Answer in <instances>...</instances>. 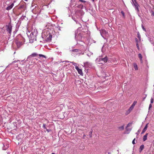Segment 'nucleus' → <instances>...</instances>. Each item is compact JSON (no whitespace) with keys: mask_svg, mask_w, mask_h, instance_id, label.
Instances as JSON below:
<instances>
[{"mask_svg":"<svg viewBox=\"0 0 154 154\" xmlns=\"http://www.w3.org/2000/svg\"><path fill=\"white\" fill-rule=\"evenodd\" d=\"M16 41L24 42L25 41V39L21 35L19 34L16 37Z\"/></svg>","mask_w":154,"mask_h":154,"instance_id":"obj_1","label":"nucleus"},{"mask_svg":"<svg viewBox=\"0 0 154 154\" xmlns=\"http://www.w3.org/2000/svg\"><path fill=\"white\" fill-rule=\"evenodd\" d=\"M27 34L28 37L30 39H34L35 37V34L32 32L30 33V32H29L27 33Z\"/></svg>","mask_w":154,"mask_h":154,"instance_id":"obj_2","label":"nucleus"},{"mask_svg":"<svg viewBox=\"0 0 154 154\" xmlns=\"http://www.w3.org/2000/svg\"><path fill=\"white\" fill-rule=\"evenodd\" d=\"M6 30L10 34H11L12 30V26L11 24H9L8 25H7L6 26Z\"/></svg>","mask_w":154,"mask_h":154,"instance_id":"obj_3","label":"nucleus"},{"mask_svg":"<svg viewBox=\"0 0 154 154\" xmlns=\"http://www.w3.org/2000/svg\"><path fill=\"white\" fill-rule=\"evenodd\" d=\"M75 38L78 40L80 41L82 38V35L80 33H79L78 35L75 33Z\"/></svg>","mask_w":154,"mask_h":154,"instance_id":"obj_4","label":"nucleus"},{"mask_svg":"<svg viewBox=\"0 0 154 154\" xmlns=\"http://www.w3.org/2000/svg\"><path fill=\"white\" fill-rule=\"evenodd\" d=\"M75 69L78 71V72L79 74L80 75H83L82 71L81 69H79L78 66H76Z\"/></svg>","mask_w":154,"mask_h":154,"instance_id":"obj_5","label":"nucleus"},{"mask_svg":"<svg viewBox=\"0 0 154 154\" xmlns=\"http://www.w3.org/2000/svg\"><path fill=\"white\" fill-rule=\"evenodd\" d=\"M108 60V58L107 56H106L104 57L101 58L102 62H103V64L106 63L107 62Z\"/></svg>","mask_w":154,"mask_h":154,"instance_id":"obj_6","label":"nucleus"},{"mask_svg":"<svg viewBox=\"0 0 154 154\" xmlns=\"http://www.w3.org/2000/svg\"><path fill=\"white\" fill-rule=\"evenodd\" d=\"M16 43L18 48H20L23 44V42L15 41Z\"/></svg>","mask_w":154,"mask_h":154,"instance_id":"obj_7","label":"nucleus"},{"mask_svg":"<svg viewBox=\"0 0 154 154\" xmlns=\"http://www.w3.org/2000/svg\"><path fill=\"white\" fill-rule=\"evenodd\" d=\"M100 33L101 36L104 38V35L106 34V31L104 29H101L100 31Z\"/></svg>","mask_w":154,"mask_h":154,"instance_id":"obj_8","label":"nucleus"},{"mask_svg":"<svg viewBox=\"0 0 154 154\" xmlns=\"http://www.w3.org/2000/svg\"><path fill=\"white\" fill-rule=\"evenodd\" d=\"M96 62L99 63L103 64V62H102L101 58L100 57L97 58L96 60Z\"/></svg>","mask_w":154,"mask_h":154,"instance_id":"obj_9","label":"nucleus"},{"mask_svg":"<svg viewBox=\"0 0 154 154\" xmlns=\"http://www.w3.org/2000/svg\"><path fill=\"white\" fill-rule=\"evenodd\" d=\"M84 66L86 67H90L91 66V65L89 62H86L84 63Z\"/></svg>","mask_w":154,"mask_h":154,"instance_id":"obj_10","label":"nucleus"},{"mask_svg":"<svg viewBox=\"0 0 154 154\" xmlns=\"http://www.w3.org/2000/svg\"><path fill=\"white\" fill-rule=\"evenodd\" d=\"M14 5V3H12L11 5H10L9 6H8L7 8H6V10H9L10 9H11L13 7V6Z\"/></svg>","mask_w":154,"mask_h":154,"instance_id":"obj_11","label":"nucleus"},{"mask_svg":"<svg viewBox=\"0 0 154 154\" xmlns=\"http://www.w3.org/2000/svg\"><path fill=\"white\" fill-rule=\"evenodd\" d=\"M148 135V133H146L143 136V141H145V140H147Z\"/></svg>","mask_w":154,"mask_h":154,"instance_id":"obj_12","label":"nucleus"},{"mask_svg":"<svg viewBox=\"0 0 154 154\" xmlns=\"http://www.w3.org/2000/svg\"><path fill=\"white\" fill-rule=\"evenodd\" d=\"M144 147V146L143 145H141L140 147V151L141 152L143 149Z\"/></svg>","mask_w":154,"mask_h":154,"instance_id":"obj_13","label":"nucleus"},{"mask_svg":"<svg viewBox=\"0 0 154 154\" xmlns=\"http://www.w3.org/2000/svg\"><path fill=\"white\" fill-rule=\"evenodd\" d=\"M138 57L140 58V60L141 62H142V55L140 54H138Z\"/></svg>","mask_w":154,"mask_h":154,"instance_id":"obj_14","label":"nucleus"},{"mask_svg":"<svg viewBox=\"0 0 154 154\" xmlns=\"http://www.w3.org/2000/svg\"><path fill=\"white\" fill-rule=\"evenodd\" d=\"M134 66L135 69L136 70H137L138 69L136 63H134Z\"/></svg>","mask_w":154,"mask_h":154,"instance_id":"obj_15","label":"nucleus"},{"mask_svg":"<svg viewBox=\"0 0 154 154\" xmlns=\"http://www.w3.org/2000/svg\"><path fill=\"white\" fill-rule=\"evenodd\" d=\"M139 6V5H136L135 6H134V7H135V10L137 11V12H138L139 11V8H138V7Z\"/></svg>","mask_w":154,"mask_h":154,"instance_id":"obj_16","label":"nucleus"},{"mask_svg":"<svg viewBox=\"0 0 154 154\" xmlns=\"http://www.w3.org/2000/svg\"><path fill=\"white\" fill-rule=\"evenodd\" d=\"M31 55L32 56V57H35V56H37L38 54L36 53H34L32 54H31Z\"/></svg>","mask_w":154,"mask_h":154,"instance_id":"obj_17","label":"nucleus"},{"mask_svg":"<svg viewBox=\"0 0 154 154\" xmlns=\"http://www.w3.org/2000/svg\"><path fill=\"white\" fill-rule=\"evenodd\" d=\"M118 128L120 129V130H124V125L122 126H121V127H119Z\"/></svg>","mask_w":154,"mask_h":154,"instance_id":"obj_18","label":"nucleus"},{"mask_svg":"<svg viewBox=\"0 0 154 154\" xmlns=\"http://www.w3.org/2000/svg\"><path fill=\"white\" fill-rule=\"evenodd\" d=\"M38 56L39 57H44L45 58H46V57L45 56V55H43L42 54H39L38 55Z\"/></svg>","mask_w":154,"mask_h":154,"instance_id":"obj_19","label":"nucleus"},{"mask_svg":"<svg viewBox=\"0 0 154 154\" xmlns=\"http://www.w3.org/2000/svg\"><path fill=\"white\" fill-rule=\"evenodd\" d=\"M135 2L133 4H132L133 5H134V6H135L136 5H138V4L137 3V2H136V0H134Z\"/></svg>","mask_w":154,"mask_h":154,"instance_id":"obj_20","label":"nucleus"},{"mask_svg":"<svg viewBox=\"0 0 154 154\" xmlns=\"http://www.w3.org/2000/svg\"><path fill=\"white\" fill-rule=\"evenodd\" d=\"M150 13L151 14V16H153L154 17V12L153 11L151 10L150 11Z\"/></svg>","mask_w":154,"mask_h":154,"instance_id":"obj_21","label":"nucleus"},{"mask_svg":"<svg viewBox=\"0 0 154 154\" xmlns=\"http://www.w3.org/2000/svg\"><path fill=\"white\" fill-rule=\"evenodd\" d=\"M132 123H128L127 125V127H126V129H127V130H128V129H127V128L128 127H129V126H130L131 125H132Z\"/></svg>","mask_w":154,"mask_h":154,"instance_id":"obj_22","label":"nucleus"},{"mask_svg":"<svg viewBox=\"0 0 154 154\" xmlns=\"http://www.w3.org/2000/svg\"><path fill=\"white\" fill-rule=\"evenodd\" d=\"M32 57V56L31 55L28 56L27 58V60H31V59Z\"/></svg>","mask_w":154,"mask_h":154,"instance_id":"obj_23","label":"nucleus"},{"mask_svg":"<svg viewBox=\"0 0 154 154\" xmlns=\"http://www.w3.org/2000/svg\"><path fill=\"white\" fill-rule=\"evenodd\" d=\"M92 130H91V131L89 132V136H90V137H92Z\"/></svg>","mask_w":154,"mask_h":154,"instance_id":"obj_24","label":"nucleus"},{"mask_svg":"<svg viewBox=\"0 0 154 154\" xmlns=\"http://www.w3.org/2000/svg\"><path fill=\"white\" fill-rule=\"evenodd\" d=\"M26 17L25 16H22L20 18V19L21 20H23V19H25V18Z\"/></svg>","mask_w":154,"mask_h":154,"instance_id":"obj_25","label":"nucleus"},{"mask_svg":"<svg viewBox=\"0 0 154 154\" xmlns=\"http://www.w3.org/2000/svg\"><path fill=\"white\" fill-rule=\"evenodd\" d=\"M147 129H146V128H144L142 131V132L141 133V134H143V133H144L145 131H146V130Z\"/></svg>","mask_w":154,"mask_h":154,"instance_id":"obj_26","label":"nucleus"},{"mask_svg":"<svg viewBox=\"0 0 154 154\" xmlns=\"http://www.w3.org/2000/svg\"><path fill=\"white\" fill-rule=\"evenodd\" d=\"M71 62V63H72V64L75 66V67H76V66H77V63H74L73 62Z\"/></svg>","mask_w":154,"mask_h":154,"instance_id":"obj_27","label":"nucleus"},{"mask_svg":"<svg viewBox=\"0 0 154 154\" xmlns=\"http://www.w3.org/2000/svg\"><path fill=\"white\" fill-rule=\"evenodd\" d=\"M136 103H137V101H134V103L132 105V106L134 107V106H135V105H136Z\"/></svg>","mask_w":154,"mask_h":154,"instance_id":"obj_28","label":"nucleus"},{"mask_svg":"<svg viewBox=\"0 0 154 154\" xmlns=\"http://www.w3.org/2000/svg\"><path fill=\"white\" fill-rule=\"evenodd\" d=\"M130 112H131L129 110H128L126 111L125 114L126 115H127Z\"/></svg>","mask_w":154,"mask_h":154,"instance_id":"obj_29","label":"nucleus"},{"mask_svg":"<svg viewBox=\"0 0 154 154\" xmlns=\"http://www.w3.org/2000/svg\"><path fill=\"white\" fill-rule=\"evenodd\" d=\"M52 35H49V37L48 38H48V40H51L52 38Z\"/></svg>","mask_w":154,"mask_h":154,"instance_id":"obj_30","label":"nucleus"},{"mask_svg":"<svg viewBox=\"0 0 154 154\" xmlns=\"http://www.w3.org/2000/svg\"><path fill=\"white\" fill-rule=\"evenodd\" d=\"M79 50L78 49H75L72 50V51L74 52H78V51Z\"/></svg>","mask_w":154,"mask_h":154,"instance_id":"obj_31","label":"nucleus"},{"mask_svg":"<svg viewBox=\"0 0 154 154\" xmlns=\"http://www.w3.org/2000/svg\"><path fill=\"white\" fill-rule=\"evenodd\" d=\"M79 2H83V3H85L86 2V1H85L84 0H79Z\"/></svg>","mask_w":154,"mask_h":154,"instance_id":"obj_32","label":"nucleus"},{"mask_svg":"<svg viewBox=\"0 0 154 154\" xmlns=\"http://www.w3.org/2000/svg\"><path fill=\"white\" fill-rule=\"evenodd\" d=\"M152 105L151 104H150L149 105V110H150V108L152 107Z\"/></svg>","mask_w":154,"mask_h":154,"instance_id":"obj_33","label":"nucleus"},{"mask_svg":"<svg viewBox=\"0 0 154 154\" xmlns=\"http://www.w3.org/2000/svg\"><path fill=\"white\" fill-rule=\"evenodd\" d=\"M121 14H122V15H123V17H125V13H124V12L123 11H121Z\"/></svg>","mask_w":154,"mask_h":154,"instance_id":"obj_34","label":"nucleus"},{"mask_svg":"<svg viewBox=\"0 0 154 154\" xmlns=\"http://www.w3.org/2000/svg\"><path fill=\"white\" fill-rule=\"evenodd\" d=\"M153 99H152V98L151 99V100H150V102H151V103H153Z\"/></svg>","mask_w":154,"mask_h":154,"instance_id":"obj_35","label":"nucleus"},{"mask_svg":"<svg viewBox=\"0 0 154 154\" xmlns=\"http://www.w3.org/2000/svg\"><path fill=\"white\" fill-rule=\"evenodd\" d=\"M135 138H134L132 141V143L133 144H134L135 143L134 142V141H135Z\"/></svg>","mask_w":154,"mask_h":154,"instance_id":"obj_36","label":"nucleus"},{"mask_svg":"<svg viewBox=\"0 0 154 154\" xmlns=\"http://www.w3.org/2000/svg\"><path fill=\"white\" fill-rule=\"evenodd\" d=\"M148 123H147V124L146 125V126H145V127H144V128H146V129H147V128H148Z\"/></svg>","mask_w":154,"mask_h":154,"instance_id":"obj_37","label":"nucleus"},{"mask_svg":"<svg viewBox=\"0 0 154 154\" xmlns=\"http://www.w3.org/2000/svg\"><path fill=\"white\" fill-rule=\"evenodd\" d=\"M18 61H19V60H17V61H14L12 62V63H11V64H12V63H15L17 62H18Z\"/></svg>","mask_w":154,"mask_h":154,"instance_id":"obj_38","label":"nucleus"},{"mask_svg":"<svg viewBox=\"0 0 154 154\" xmlns=\"http://www.w3.org/2000/svg\"><path fill=\"white\" fill-rule=\"evenodd\" d=\"M142 28L143 30L145 31H146V29H145V28H144V26H143V25L142 26Z\"/></svg>","mask_w":154,"mask_h":154,"instance_id":"obj_39","label":"nucleus"},{"mask_svg":"<svg viewBox=\"0 0 154 154\" xmlns=\"http://www.w3.org/2000/svg\"><path fill=\"white\" fill-rule=\"evenodd\" d=\"M134 107L133 106H131L130 107V108L132 110L134 109Z\"/></svg>","mask_w":154,"mask_h":154,"instance_id":"obj_40","label":"nucleus"},{"mask_svg":"<svg viewBox=\"0 0 154 154\" xmlns=\"http://www.w3.org/2000/svg\"><path fill=\"white\" fill-rule=\"evenodd\" d=\"M140 131V130H139L137 131V133H136L137 135H138L139 134Z\"/></svg>","mask_w":154,"mask_h":154,"instance_id":"obj_41","label":"nucleus"},{"mask_svg":"<svg viewBox=\"0 0 154 154\" xmlns=\"http://www.w3.org/2000/svg\"><path fill=\"white\" fill-rule=\"evenodd\" d=\"M43 127L44 128V129H46V126H45V124H43Z\"/></svg>","mask_w":154,"mask_h":154,"instance_id":"obj_42","label":"nucleus"},{"mask_svg":"<svg viewBox=\"0 0 154 154\" xmlns=\"http://www.w3.org/2000/svg\"><path fill=\"white\" fill-rule=\"evenodd\" d=\"M137 49H138L139 50L140 48H139V47L138 45V44H137Z\"/></svg>","mask_w":154,"mask_h":154,"instance_id":"obj_43","label":"nucleus"},{"mask_svg":"<svg viewBox=\"0 0 154 154\" xmlns=\"http://www.w3.org/2000/svg\"><path fill=\"white\" fill-rule=\"evenodd\" d=\"M131 1H132V4H133V3H134L135 2L134 0H131Z\"/></svg>","mask_w":154,"mask_h":154,"instance_id":"obj_44","label":"nucleus"},{"mask_svg":"<svg viewBox=\"0 0 154 154\" xmlns=\"http://www.w3.org/2000/svg\"><path fill=\"white\" fill-rule=\"evenodd\" d=\"M85 136H86V135L85 134H84L83 135V139H85Z\"/></svg>","mask_w":154,"mask_h":154,"instance_id":"obj_45","label":"nucleus"},{"mask_svg":"<svg viewBox=\"0 0 154 154\" xmlns=\"http://www.w3.org/2000/svg\"><path fill=\"white\" fill-rule=\"evenodd\" d=\"M128 110H129L131 112L132 110L129 108V109H128Z\"/></svg>","mask_w":154,"mask_h":154,"instance_id":"obj_46","label":"nucleus"},{"mask_svg":"<svg viewBox=\"0 0 154 154\" xmlns=\"http://www.w3.org/2000/svg\"><path fill=\"white\" fill-rule=\"evenodd\" d=\"M47 131L48 132H49L50 131L49 130H48V129H47Z\"/></svg>","mask_w":154,"mask_h":154,"instance_id":"obj_47","label":"nucleus"},{"mask_svg":"<svg viewBox=\"0 0 154 154\" xmlns=\"http://www.w3.org/2000/svg\"><path fill=\"white\" fill-rule=\"evenodd\" d=\"M51 154H55L54 153H53Z\"/></svg>","mask_w":154,"mask_h":154,"instance_id":"obj_48","label":"nucleus"},{"mask_svg":"<svg viewBox=\"0 0 154 154\" xmlns=\"http://www.w3.org/2000/svg\"><path fill=\"white\" fill-rule=\"evenodd\" d=\"M93 2H94L95 0H92Z\"/></svg>","mask_w":154,"mask_h":154,"instance_id":"obj_49","label":"nucleus"},{"mask_svg":"<svg viewBox=\"0 0 154 154\" xmlns=\"http://www.w3.org/2000/svg\"><path fill=\"white\" fill-rule=\"evenodd\" d=\"M25 1H27L28 0H24Z\"/></svg>","mask_w":154,"mask_h":154,"instance_id":"obj_50","label":"nucleus"}]
</instances>
